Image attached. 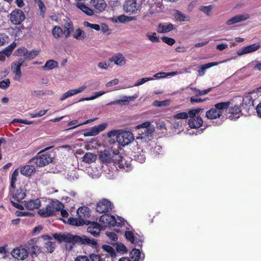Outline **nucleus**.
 I'll list each match as a JSON object with an SVG mask.
<instances>
[{
	"label": "nucleus",
	"mask_w": 261,
	"mask_h": 261,
	"mask_svg": "<svg viewBox=\"0 0 261 261\" xmlns=\"http://www.w3.org/2000/svg\"><path fill=\"white\" fill-rule=\"evenodd\" d=\"M41 205V201L39 199H30L24 201L25 208L29 210H34L38 208Z\"/></svg>",
	"instance_id": "bb28decb"
},
{
	"label": "nucleus",
	"mask_w": 261,
	"mask_h": 261,
	"mask_svg": "<svg viewBox=\"0 0 261 261\" xmlns=\"http://www.w3.org/2000/svg\"><path fill=\"white\" fill-rule=\"evenodd\" d=\"M63 34V30L59 26H55L52 30V34L56 39L61 37Z\"/></svg>",
	"instance_id": "c03bdc74"
},
{
	"label": "nucleus",
	"mask_w": 261,
	"mask_h": 261,
	"mask_svg": "<svg viewBox=\"0 0 261 261\" xmlns=\"http://www.w3.org/2000/svg\"><path fill=\"white\" fill-rule=\"evenodd\" d=\"M118 151L116 152H113L112 153L111 151L109 150H105L100 151L99 154V159L105 163H109L113 160L114 161V163L116 167L120 169H122L125 171L128 169V164L126 163L124 159L120 155L116 154Z\"/></svg>",
	"instance_id": "f257e3e1"
},
{
	"label": "nucleus",
	"mask_w": 261,
	"mask_h": 261,
	"mask_svg": "<svg viewBox=\"0 0 261 261\" xmlns=\"http://www.w3.org/2000/svg\"><path fill=\"white\" fill-rule=\"evenodd\" d=\"M147 5L149 7L148 13L145 14L144 17L148 16L149 15H152L160 11L162 7V2L160 0H156V1L154 0H148Z\"/></svg>",
	"instance_id": "9b49d317"
},
{
	"label": "nucleus",
	"mask_w": 261,
	"mask_h": 261,
	"mask_svg": "<svg viewBox=\"0 0 261 261\" xmlns=\"http://www.w3.org/2000/svg\"><path fill=\"white\" fill-rule=\"evenodd\" d=\"M64 32L65 37L67 38L69 37L71 33L74 30L73 23L71 22H67L64 24Z\"/></svg>",
	"instance_id": "a19ab883"
},
{
	"label": "nucleus",
	"mask_w": 261,
	"mask_h": 261,
	"mask_svg": "<svg viewBox=\"0 0 261 261\" xmlns=\"http://www.w3.org/2000/svg\"><path fill=\"white\" fill-rule=\"evenodd\" d=\"M257 91L248 93L245 94L243 98L242 105L250 107L254 105V101L258 97V94Z\"/></svg>",
	"instance_id": "2eb2a0df"
},
{
	"label": "nucleus",
	"mask_w": 261,
	"mask_h": 261,
	"mask_svg": "<svg viewBox=\"0 0 261 261\" xmlns=\"http://www.w3.org/2000/svg\"><path fill=\"white\" fill-rule=\"evenodd\" d=\"M28 255L24 261H40V256L42 254L41 249L35 244H29L27 247Z\"/></svg>",
	"instance_id": "1a4fd4ad"
},
{
	"label": "nucleus",
	"mask_w": 261,
	"mask_h": 261,
	"mask_svg": "<svg viewBox=\"0 0 261 261\" xmlns=\"http://www.w3.org/2000/svg\"><path fill=\"white\" fill-rule=\"evenodd\" d=\"M47 112V110H41L39 111H35L29 113L31 118H37L44 115Z\"/></svg>",
	"instance_id": "09e8293b"
},
{
	"label": "nucleus",
	"mask_w": 261,
	"mask_h": 261,
	"mask_svg": "<svg viewBox=\"0 0 261 261\" xmlns=\"http://www.w3.org/2000/svg\"><path fill=\"white\" fill-rule=\"evenodd\" d=\"M53 237L55 240L60 242H64L69 244L66 245V248L69 250H71L73 245L75 243L77 242L80 238L77 236H73L69 233H54Z\"/></svg>",
	"instance_id": "6e6552de"
},
{
	"label": "nucleus",
	"mask_w": 261,
	"mask_h": 261,
	"mask_svg": "<svg viewBox=\"0 0 261 261\" xmlns=\"http://www.w3.org/2000/svg\"><path fill=\"white\" fill-rule=\"evenodd\" d=\"M100 225L103 229L106 227L122 226L124 225V220L122 218H118L117 220L114 216L109 215H102L99 219Z\"/></svg>",
	"instance_id": "39448f33"
},
{
	"label": "nucleus",
	"mask_w": 261,
	"mask_h": 261,
	"mask_svg": "<svg viewBox=\"0 0 261 261\" xmlns=\"http://www.w3.org/2000/svg\"><path fill=\"white\" fill-rule=\"evenodd\" d=\"M96 155L91 152H87L83 157V161L87 163H91L95 161Z\"/></svg>",
	"instance_id": "79ce46f5"
},
{
	"label": "nucleus",
	"mask_w": 261,
	"mask_h": 261,
	"mask_svg": "<svg viewBox=\"0 0 261 261\" xmlns=\"http://www.w3.org/2000/svg\"><path fill=\"white\" fill-rule=\"evenodd\" d=\"M134 139L133 134L129 131L119 132L117 136L118 143L122 146H125L130 143Z\"/></svg>",
	"instance_id": "9d476101"
},
{
	"label": "nucleus",
	"mask_w": 261,
	"mask_h": 261,
	"mask_svg": "<svg viewBox=\"0 0 261 261\" xmlns=\"http://www.w3.org/2000/svg\"><path fill=\"white\" fill-rule=\"evenodd\" d=\"M11 255L15 258L24 261L28 257V252L24 248L18 247L14 248L12 251Z\"/></svg>",
	"instance_id": "6ab92c4d"
},
{
	"label": "nucleus",
	"mask_w": 261,
	"mask_h": 261,
	"mask_svg": "<svg viewBox=\"0 0 261 261\" xmlns=\"http://www.w3.org/2000/svg\"><path fill=\"white\" fill-rule=\"evenodd\" d=\"M50 148L47 147L40 151L37 156L32 159L31 162L38 167H43L48 165L52 161L53 158L51 154L46 152V151Z\"/></svg>",
	"instance_id": "423d86ee"
},
{
	"label": "nucleus",
	"mask_w": 261,
	"mask_h": 261,
	"mask_svg": "<svg viewBox=\"0 0 261 261\" xmlns=\"http://www.w3.org/2000/svg\"><path fill=\"white\" fill-rule=\"evenodd\" d=\"M58 67V63L54 60H49L46 61L45 65L42 67L44 70H50Z\"/></svg>",
	"instance_id": "4c0bfd02"
},
{
	"label": "nucleus",
	"mask_w": 261,
	"mask_h": 261,
	"mask_svg": "<svg viewBox=\"0 0 261 261\" xmlns=\"http://www.w3.org/2000/svg\"><path fill=\"white\" fill-rule=\"evenodd\" d=\"M35 2L38 4L40 10V15L44 17L46 9L44 4L41 0H34Z\"/></svg>",
	"instance_id": "603ef678"
},
{
	"label": "nucleus",
	"mask_w": 261,
	"mask_h": 261,
	"mask_svg": "<svg viewBox=\"0 0 261 261\" xmlns=\"http://www.w3.org/2000/svg\"><path fill=\"white\" fill-rule=\"evenodd\" d=\"M17 54L18 55L23 56L26 59H33L39 54V51L37 50H32L29 51L28 50L24 48L21 47L17 50Z\"/></svg>",
	"instance_id": "aec40b11"
},
{
	"label": "nucleus",
	"mask_w": 261,
	"mask_h": 261,
	"mask_svg": "<svg viewBox=\"0 0 261 261\" xmlns=\"http://www.w3.org/2000/svg\"><path fill=\"white\" fill-rule=\"evenodd\" d=\"M10 84L9 79H6L0 81V88L2 89H6L8 88Z\"/></svg>",
	"instance_id": "69168bd1"
},
{
	"label": "nucleus",
	"mask_w": 261,
	"mask_h": 261,
	"mask_svg": "<svg viewBox=\"0 0 261 261\" xmlns=\"http://www.w3.org/2000/svg\"><path fill=\"white\" fill-rule=\"evenodd\" d=\"M90 4L96 12L103 11L107 6L104 0H91Z\"/></svg>",
	"instance_id": "c756f323"
},
{
	"label": "nucleus",
	"mask_w": 261,
	"mask_h": 261,
	"mask_svg": "<svg viewBox=\"0 0 261 261\" xmlns=\"http://www.w3.org/2000/svg\"><path fill=\"white\" fill-rule=\"evenodd\" d=\"M16 46V44L13 42L10 45L6 47V48L3 50V54L7 56H9Z\"/></svg>",
	"instance_id": "8fccbe9b"
},
{
	"label": "nucleus",
	"mask_w": 261,
	"mask_h": 261,
	"mask_svg": "<svg viewBox=\"0 0 261 261\" xmlns=\"http://www.w3.org/2000/svg\"><path fill=\"white\" fill-rule=\"evenodd\" d=\"M35 170V167L32 165H25L20 168V173L26 176H30Z\"/></svg>",
	"instance_id": "e433bc0d"
},
{
	"label": "nucleus",
	"mask_w": 261,
	"mask_h": 261,
	"mask_svg": "<svg viewBox=\"0 0 261 261\" xmlns=\"http://www.w3.org/2000/svg\"><path fill=\"white\" fill-rule=\"evenodd\" d=\"M63 197L61 199L62 201H64L65 203L69 204V206L73 208L74 207L75 202H77L75 200L72 199V198L69 197V196L66 195L67 194H64V193H62Z\"/></svg>",
	"instance_id": "37998d69"
},
{
	"label": "nucleus",
	"mask_w": 261,
	"mask_h": 261,
	"mask_svg": "<svg viewBox=\"0 0 261 261\" xmlns=\"http://www.w3.org/2000/svg\"><path fill=\"white\" fill-rule=\"evenodd\" d=\"M89 261H103L98 254H91L89 256Z\"/></svg>",
	"instance_id": "774afa93"
},
{
	"label": "nucleus",
	"mask_w": 261,
	"mask_h": 261,
	"mask_svg": "<svg viewBox=\"0 0 261 261\" xmlns=\"http://www.w3.org/2000/svg\"><path fill=\"white\" fill-rule=\"evenodd\" d=\"M138 97L137 94H135L131 96H123L121 99H118L115 101H112L109 102L107 105H112L119 104L122 105H126L129 102L133 101L134 99Z\"/></svg>",
	"instance_id": "393cba45"
},
{
	"label": "nucleus",
	"mask_w": 261,
	"mask_h": 261,
	"mask_svg": "<svg viewBox=\"0 0 261 261\" xmlns=\"http://www.w3.org/2000/svg\"><path fill=\"white\" fill-rule=\"evenodd\" d=\"M203 110L201 108H198L190 110L187 113L190 119L188 124L191 128H198L202 126L203 120L201 117L197 116Z\"/></svg>",
	"instance_id": "0eeeda50"
},
{
	"label": "nucleus",
	"mask_w": 261,
	"mask_h": 261,
	"mask_svg": "<svg viewBox=\"0 0 261 261\" xmlns=\"http://www.w3.org/2000/svg\"><path fill=\"white\" fill-rule=\"evenodd\" d=\"M173 29L172 23H161L158 25L157 32L159 33H166Z\"/></svg>",
	"instance_id": "72a5a7b5"
},
{
	"label": "nucleus",
	"mask_w": 261,
	"mask_h": 261,
	"mask_svg": "<svg viewBox=\"0 0 261 261\" xmlns=\"http://www.w3.org/2000/svg\"><path fill=\"white\" fill-rule=\"evenodd\" d=\"M260 47L259 43H256L241 48L237 51V54L239 56L247 54L254 52Z\"/></svg>",
	"instance_id": "412c9836"
},
{
	"label": "nucleus",
	"mask_w": 261,
	"mask_h": 261,
	"mask_svg": "<svg viewBox=\"0 0 261 261\" xmlns=\"http://www.w3.org/2000/svg\"><path fill=\"white\" fill-rule=\"evenodd\" d=\"M188 117V115L187 113L186 112H181L178 114H176L174 115L173 116V118L174 119H187Z\"/></svg>",
	"instance_id": "e2e57ef3"
},
{
	"label": "nucleus",
	"mask_w": 261,
	"mask_h": 261,
	"mask_svg": "<svg viewBox=\"0 0 261 261\" xmlns=\"http://www.w3.org/2000/svg\"><path fill=\"white\" fill-rule=\"evenodd\" d=\"M107 123H103L92 127L89 130L84 133V136L89 137L96 136L100 132L104 130L107 128Z\"/></svg>",
	"instance_id": "dca6fc26"
},
{
	"label": "nucleus",
	"mask_w": 261,
	"mask_h": 261,
	"mask_svg": "<svg viewBox=\"0 0 261 261\" xmlns=\"http://www.w3.org/2000/svg\"><path fill=\"white\" fill-rule=\"evenodd\" d=\"M219 62H212L208 63L204 65H201L198 66L199 68L198 75L200 76H202L204 75L205 70L213 66H216L219 64Z\"/></svg>",
	"instance_id": "c9c22d12"
},
{
	"label": "nucleus",
	"mask_w": 261,
	"mask_h": 261,
	"mask_svg": "<svg viewBox=\"0 0 261 261\" xmlns=\"http://www.w3.org/2000/svg\"><path fill=\"white\" fill-rule=\"evenodd\" d=\"M136 128L137 129L143 128L144 130H142L139 136L136 137V142L138 144L145 145V144L152 140L154 128L153 126H151L149 121H146L138 125Z\"/></svg>",
	"instance_id": "f03ea898"
},
{
	"label": "nucleus",
	"mask_w": 261,
	"mask_h": 261,
	"mask_svg": "<svg viewBox=\"0 0 261 261\" xmlns=\"http://www.w3.org/2000/svg\"><path fill=\"white\" fill-rule=\"evenodd\" d=\"M83 25L86 27L90 28L92 29H94L96 31L100 30V26L97 24H92L88 21L84 22Z\"/></svg>",
	"instance_id": "4d7b16f0"
},
{
	"label": "nucleus",
	"mask_w": 261,
	"mask_h": 261,
	"mask_svg": "<svg viewBox=\"0 0 261 261\" xmlns=\"http://www.w3.org/2000/svg\"><path fill=\"white\" fill-rule=\"evenodd\" d=\"M148 39L152 42H159L160 41L159 38L156 36L155 33L152 34H147L146 35Z\"/></svg>",
	"instance_id": "680f3d73"
},
{
	"label": "nucleus",
	"mask_w": 261,
	"mask_h": 261,
	"mask_svg": "<svg viewBox=\"0 0 261 261\" xmlns=\"http://www.w3.org/2000/svg\"><path fill=\"white\" fill-rule=\"evenodd\" d=\"M113 206V205L110 201L103 199L97 203L96 210L97 212L105 213L111 211Z\"/></svg>",
	"instance_id": "ddd939ff"
},
{
	"label": "nucleus",
	"mask_w": 261,
	"mask_h": 261,
	"mask_svg": "<svg viewBox=\"0 0 261 261\" xmlns=\"http://www.w3.org/2000/svg\"><path fill=\"white\" fill-rule=\"evenodd\" d=\"M18 174H19L18 169H16L13 171V172L12 173V175H11L10 187H11V188L13 190L15 188V183L17 180V177L18 175Z\"/></svg>",
	"instance_id": "de8ad7c7"
},
{
	"label": "nucleus",
	"mask_w": 261,
	"mask_h": 261,
	"mask_svg": "<svg viewBox=\"0 0 261 261\" xmlns=\"http://www.w3.org/2000/svg\"><path fill=\"white\" fill-rule=\"evenodd\" d=\"M11 191V196L10 197V200L12 199L14 200V201H19L23 199L25 196V193L21 189H17L16 191Z\"/></svg>",
	"instance_id": "cd10ccee"
},
{
	"label": "nucleus",
	"mask_w": 261,
	"mask_h": 261,
	"mask_svg": "<svg viewBox=\"0 0 261 261\" xmlns=\"http://www.w3.org/2000/svg\"><path fill=\"white\" fill-rule=\"evenodd\" d=\"M136 19L135 17L133 16H126L124 15H121L118 17V20L119 22L124 23L128 22Z\"/></svg>",
	"instance_id": "5fc2aeb1"
},
{
	"label": "nucleus",
	"mask_w": 261,
	"mask_h": 261,
	"mask_svg": "<svg viewBox=\"0 0 261 261\" xmlns=\"http://www.w3.org/2000/svg\"><path fill=\"white\" fill-rule=\"evenodd\" d=\"M170 101L169 100H165L163 101L155 100L153 105L157 107L167 106L169 105Z\"/></svg>",
	"instance_id": "13d9d810"
},
{
	"label": "nucleus",
	"mask_w": 261,
	"mask_h": 261,
	"mask_svg": "<svg viewBox=\"0 0 261 261\" xmlns=\"http://www.w3.org/2000/svg\"><path fill=\"white\" fill-rule=\"evenodd\" d=\"M73 36L77 40L84 39L86 38L85 33L80 28L75 31Z\"/></svg>",
	"instance_id": "49530a36"
},
{
	"label": "nucleus",
	"mask_w": 261,
	"mask_h": 261,
	"mask_svg": "<svg viewBox=\"0 0 261 261\" xmlns=\"http://www.w3.org/2000/svg\"><path fill=\"white\" fill-rule=\"evenodd\" d=\"M154 80V77H144V78H142V79H139L136 82V83L134 84V86H135V87L139 86H141V85L144 84V83H145L146 82H147L148 81H152V80Z\"/></svg>",
	"instance_id": "6e6d98bb"
},
{
	"label": "nucleus",
	"mask_w": 261,
	"mask_h": 261,
	"mask_svg": "<svg viewBox=\"0 0 261 261\" xmlns=\"http://www.w3.org/2000/svg\"><path fill=\"white\" fill-rule=\"evenodd\" d=\"M213 8V6L212 5H208V6H201L200 7V10L202 11L203 13L206 14V15H209L210 13L211 12V10Z\"/></svg>",
	"instance_id": "052dcab7"
},
{
	"label": "nucleus",
	"mask_w": 261,
	"mask_h": 261,
	"mask_svg": "<svg viewBox=\"0 0 261 261\" xmlns=\"http://www.w3.org/2000/svg\"><path fill=\"white\" fill-rule=\"evenodd\" d=\"M226 110L228 114V118L231 120H236L242 114L240 107L237 105L231 107L229 106Z\"/></svg>",
	"instance_id": "a211bd4d"
},
{
	"label": "nucleus",
	"mask_w": 261,
	"mask_h": 261,
	"mask_svg": "<svg viewBox=\"0 0 261 261\" xmlns=\"http://www.w3.org/2000/svg\"><path fill=\"white\" fill-rule=\"evenodd\" d=\"M139 8L136 0H127L123 6L124 11L129 14L136 13Z\"/></svg>",
	"instance_id": "f3484780"
},
{
	"label": "nucleus",
	"mask_w": 261,
	"mask_h": 261,
	"mask_svg": "<svg viewBox=\"0 0 261 261\" xmlns=\"http://www.w3.org/2000/svg\"><path fill=\"white\" fill-rule=\"evenodd\" d=\"M134 154L133 156L134 160L136 161L141 163H143L145 161L146 156L145 152L140 147H138L137 148V150L136 151H134Z\"/></svg>",
	"instance_id": "f704fd0d"
},
{
	"label": "nucleus",
	"mask_w": 261,
	"mask_h": 261,
	"mask_svg": "<svg viewBox=\"0 0 261 261\" xmlns=\"http://www.w3.org/2000/svg\"><path fill=\"white\" fill-rule=\"evenodd\" d=\"M9 37L5 34H0V46L4 45L8 42Z\"/></svg>",
	"instance_id": "0e129e2a"
},
{
	"label": "nucleus",
	"mask_w": 261,
	"mask_h": 261,
	"mask_svg": "<svg viewBox=\"0 0 261 261\" xmlns=\"http://www.w3.org/2000/svg\"><path fill=\"white\" fill-rule=\"evenodd\" d=\"M74 95L73 91L72 89H70L67 91L66 92L64 93L62 96L60 97V100L62 101L64 100L66 98H67L69 97H70L71 96Z\"/></svg>",
	"instance_id": "338daca9"
},
{
	"label": "nucleus",
	"mask_w": 261,
	"mask_h": 261,
	"mask_svg": "<svg viewBox=\"0 0 261 261\" xmlns=\"http://www.w3.org/2000/svg\"><path fill=\"white\" fill-rule=\"evenodd\" d=\"M62 193H64V194H67L66 195L71 197L72 199L75 200L76 201H77L79 200L78 194L74 191L70 190L69 191H67L64 190L62 191Z\"/></svg>",
	"instance_id": "3c124183"
},
{
	"label": "nucleus",
	"mask_w": 261,
	"mask_h": 261,
	"mask_svg": "<svg viewBox=\"0 0 261 261\" xmlns=\"http://www.w3.org/2000/svg\"><path fill=\"white\" fill-rule=\"evenodd\" d=\"M250 18V15L248 13H245L240 15H236L231 18L229 19L226 22V24L227 25H230L237 23L242 21H244Z\"/></svg>",
	"instance_id": "4be33fe9"
},
{
	"label": "nucleus",
	"mask_w": 261,
	"mask_h": 261,
	"mask_svg": "<svg viewBox=\"0 0 261 261\" xmlns=\"http://www.w3.org/2000/svg\"><path fill=\"white\" fill-rule=\"evenodd\" d=\"M89 226L87 228V231L93 235L94 237H97L100 234L102 229L101 225L97 222H91L88 224Z\"/></svg>",
	"instance_id": "b1692460"
},
{
	"label": "nucleus",
	"mask_w": 261,
	"mask_h": 261,
	"mask_svg": "<svg viewBox=\"0 0 261 261\" xmlns=\"http://www.w3.org/2000/svg\"><path fill=\"white\" fill-rule=\"evenodd\" d=\"M162 41L169 45H172L175 42L174 39L168 37H163L161 38Z\"/></svg>",
	"instance_id": "bf43d9fd"
},
{
	"label": "nucleus",
	"mask_w": 261,
	"mask_h": 261,
	"mask_svg": "<svg viewBox=\"0 0 261 261\" xmlns=\"http://www.w3.org/2000/svg\"><path fill=\"white\" fill-rule=\"evenodd\" d=\"M102 249L107 252L112 258H114L116 256V252L115 249L109 245H102Z\"/></svg>",
	"instance_id": "a18cd8bd"
},
{
	"label": "nucleus",
	"mask_w": 261,
	"mask_h": 261,
	"mask_svg": "<svg viewBox=\"0 0 261 261\" xmlns=\"http://www.w3.org/2000/svg\"><path fill=\"white\" fill-rule=\"evenodd\" d=\"M130 256L133 261H143L145 258L144 254L138 249H133L130 252Z\"/></svg>",
	"instance_id": "473e14b6"
},
{
	"label": "nucleus",
	"mask_w": 261,
	"mask_h": 261,
	"mask_svg": "<svg viewBox=\"0 0 261 261\" xmlns=\"http://www.w3.org/2000/svg\"><path fill=\"white\" fill-rule=\"evenodd\" d=\"M126 239L136 246L141 247L143 240L142 239H135L134 233L130 230H126L125 233Z\"/></svg>",
	"instance_id": "7c9ffc66"
},
{
	"label": "nucleus",
	"mask_w": 261,
	"mask_h": 261,
	"mask_svg": "<svg viewBox=\"0 0 261 261\" xmlns=\"http://www.w3.org/2000/svg\"><path fill=\"white\" fill-rule=\"evenodd\" d=\"M25 18L24 13L19 9H15L10 14V20L14 24H20Z\"/></svg>",
	"instance_id": "f8f14e48"
},
{
	"label": "nucleus",
	"mask_w": 261,
	"mask_h": 261,
	"mask_svg": "<svg viewBox=\"0 0 261 261\" xmlns=\"http://www.w3.org/2000/svg\"><path fill=\"white\" fill-rule=\"evenodd\" d=\"M68 224L73 226H83L85 225V222L81 220L79 217L77 218L70 217L67 220Z\"/></svg>",
	"instance_id": "ea45409f"
},
{
	"label": "nucleus",
	"mask_w": 261,
	"mask_h": 261,
	"mask_svg": "<svg viewBox=\"0 0 261 261\" xmlns=\"http://www.w3.org/2000/svg\"><path fill=\"white\" fill-rule=\"evenodd\" d=\"M76 213L80 219L85 222V224H90V221L88 219L91 215V211L89 207L85 206H81L77 209Z\"/></svg>",
	"instance_id": "4468645a"
},
{
	"label": "nucleus",
	"mask_w": 261,
	"mask_h": 261,
	"mask_svg": "<svg viewBox=\"0 0 261 261\" xmlns=\"http://www.w3.org/2000/svg\"><path fill=\"white\" fill-rule=\"evenodd\" d=\"M175 18L179 22L188 20V17L181 12L178 11L175 14Z\"/></svg>",
	"instance_id": "864d4df0"
},
{
	"label": "nucleus",
	"mask_w": 261,
	"mask_h": 261,
	"mask_svg": "<svg viewBox=\"0 0 261 261\" xmlns=\"http://www.w3.org/2000/svg\"><path fill=\"white\" fill-rule=\"evenodd\" d=\"M110 62H114L115 64L122 66L125 64L126 59L121 54H116L109 59Z\"/></svg>",
	"instance_id": "c85d7f7f"
},
{
	"label": "nucleus",
	"mask_w": 261,
	"mask_h": 261,
	"mask_svg": "<svg viewBox=\"0 0 261 261\" xmlns=\"http://www.w3.org/2000/svg\"><path fill=\"white\" fill-rule=\"evenodd\" d=\"M24 60L23 59H20L18 61L14 63L13 66L12 67V69L13 72L15 73L14 77L15 80L19 81L21 77V70L20 68L22 65Z\"/></svg>",
	"instance_id": "a878e982"
},
{
	"label": "nucleus",
	"mask_w": 261,
	"mask_h": 261,
	"mask_svg": "<svg viewBox=\"0 0 261 261\" xmlns=\"http://www.w3.org/2000/svg\"><path fill=\"white\" fill-rule=\"evenodd\" d=\"M230 103V102L226 101L215 104L214 107L206 112L205 116L209 119L219 118L222 115L223 111L229 107Z\"/></svg>",
	"instance_id": "20e7f679"
},
{
	"label": "nucleus",
	"mask_w": 261,
	"mask_h": 261,
	"mask_svg": "<svg viewBox=\"0 0 261 261\" xmlns=\"http://www.w3.org/2000/svg\"><path fill=\"white\" fill-rule=\"evenodd\" d=\"M151 146L150 151L152 155L156 157L163 155L164 150L161 145L153 143L151 144Z\"/></svg>",
	"instance_id": "2f4dec72"
},
{
	"label": "nucleus",
	"mask_w": 261,
	"mask_h": 261,
	"mask_svg": "<svg viewBox=\"0 0 261 261\" xmlns=\"http://www.w3.org/2000/svg\"><path fill=\"white\" fill-rule=\"evenodd\" d=\"M64 207V205L61 202L55 200L47 204L45 208L39 210L38 213L42 217H47L56 215L60 210Z\"/></svg>",
	"instance_id": "7ed1b4c3"
},
{
	"label": "nucleus",
	"mask_w": 261,
	"mask_h": 261,
	"mask_svg": "<svg viewBox=\"0 0 261 261\" xmlns=\"http://www.w3.org/2000/svg\"><path fill=\"white\" fill-rule=\"evenodd\" d=\"M43 238L46 241L44 244V251L49 253L54 252L56 246L55 242L48 236H44Z\"/></svg>",
	"instance_id": "5701e85b"
},
{
	"label": "nucleus",
	"mask_w": 261,
	"mask_h": 261,
	"mask_svg": "<svg viewBox=\"0 0 261 261\" xmlns=\"http://www.w3.org/2000/svg\"><path fill=\"white\" fill-rule=\"evenodd\" d=\"M76 7L88 16L93 15V11L83 3H78Z\"/></svg>",
	"instance_id": "58836bf2"
}]
</instances>
